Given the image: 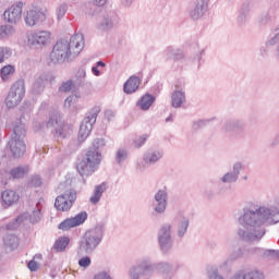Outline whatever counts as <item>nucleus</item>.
I'll return each mask as SVG.
<instances>
[{"mask_svg": "<svg viewBox=\"0 0 279 279\" xmlns=\"http://www.w3.org/2000/svg\"><path fill=\"white\" fill-rule=\"evenodd\" d=\"M278 223L279 210L271 209L265 206H255L253 209L244 210V214L239 218L240 228L236 234L241 241L254 243L260 241L265 236V223Z\"/></svg>", "mask_w": 279, "mask_h": 279, "instance_id": "nucleus-1", "label": "nucleus"}, {"mask_svg": "<svg viewBox=\"0 0 279 279\" xmlns=\"http://www.w3.org/2000/svg\"><path fill=\"white\" fill-rule=\"evenodd\" d=\"M84 49V35L81 33L71 36L70 40L58 41L50 52L52 64L73 62Z\"/></svg>", "mask_w": 279, "mask_h": 279, "instance_id": "nucleus-2", "label": "nucleus"}, {"mask_svg": "<svg viewBox=\"0 0 279 279\" xmlns=\"http://www.w3.org/2000/svg\"><path fill=\"white\" fill-rule=\"evenodd\" d=\"M104 241V227L97 226L84 233L78 241L77 254H93Z\"/></svg>", "mask_w": 279, "mask_h": 279, "instance_id": "nucleus-3", "label": "nucleus"}, {"mask_svg": "<svg viewBox=\"0 0 279 279\" xmlns=\"http://www.w3.org/2000/svg\"><path fill=\"white\" fill-rule=\"evenodd\" d=\"M25 134H27L25 124L23 122H17L13 129V137L9 142V149L13 158H22V156H25L26 146L23 141Z\"/></svg>", "mask_w": 279, "mask_h": 279, "instance_id": "nucleus-4", "label": "nucleus"}, {"mask_svg": "<svg viewBox=\"0 0 279 279\" xmlns=\"http://www.w3.org/2000/svg\"><path fill=\"white\" fill-rule=\"evenodd\" d=\"M52 35L49 31H31L26 34L25 45L31 51H38L51 45Z\"/></svg>", "mask_w": 279, "mask_h": 279, "instance_id": "nucleus-5", "label": "nucleus"}, {"mask_svg": "<svg viewBox=\"0 0 279 279\" xmlns=\"http://www.w3.org/2000/svg\"><path fill=\"white\" fill-rule=\"evenodd\" d=\"M101 162V153L98 150H89L86 154V158L77 163L76 169L80 175H93L95 169L99 167Z\"/></svg>", "mask_w": 279, "mask_h": 279, "instance_id": "nucleus-6", "label": "nucleus"}, {"mask_svg": "<svg viewBox=\"0 0 279 279\" xmlns=\"http://www.w3.org/2000/svg\"><path fill=\"white\" fill-rule=\"evenodd\" d=\"M130 279H151L154 278V264L149 258L138 259L129 268Z\"/></svg>", "mask_w": 279, "mask_h": 279, "instance_id": "nucleus-7", "label": "nucleus"}, {"mask_svg": "<svg viewBox=\"0 0 279 279\" xmlns=\"http://www.w3.org/2000/svg\"><path fill=\"white\" fill-rule=\"evenodd\" d=\"M100 112V107H94L89 110V112L81 123V128L78 131V141H86L88 136H90V132H93V124L97 123V117Z\"/></svg>", "mask_w": 279, "mask_h": 279, "instance_id": "nucleus-8", "label": "nucleus"}, {"mask_svg": "<svg viewBox=\"0 0 279 279\" xmlns=\"http://www.w3.org/2000/svg\"><path fill=\"white\" fill-rule=\"evenodd\" d=\"M100 112V107H94L89 110V112L81 123V128L78 131V141H86L88 136H90V132H93V124L97 123V117Z\"/></svg>", "mask_w": 279, "mask_h": 279, "instance_id": "nucleus-9", "label": "nucleus"}, {"mask_svg": "<svg viewBox=\"0 0 279 279\" xmlns=\"http://www.w3.org/2000/svg\"><path fill=\"white\" fill-rule=\"evenodd\" d=\"M23 97H25V82L19 80L11 86L7 96V108H16L23 101Z\"/></svg>", "mask_w": 279, "mask_h": 279, "instance_id": "nucleus-10", "label": "nucleus"}, {"mask_svg": "<svg viewBox=\"0 0 279 279\" xmlns=\"http://www.w3.org/2000/svg\"><path fill=\"white\" fill-rule=\"evenodd\" d=\"M230 274L232 271V263L230 258L222 260L219 265L209 264L205 268V275L207 279H228L221 274Z\"/></svg>", "mask_w": 279, "mask_h": 279, "instance_id": "nucleus-11", "label": "nucleus"}, {"mask_svg": "<svg viewBox=\"0 0 279 279\" xmlns=\"http://www.w3.org/2000/svg\"><path fill=\"white\" fill-rule=\"evenodd\" d=\"M173 226L171 223H163L158 231V243L163 254H169L173 250V238L171 236V230Z\"/></svg>", "mask_w": 279, "mask_h": 279, "instance_id": "nucleus-12", "label": "nucleus"}, {"mask_svg": "<svg viewBox=\"0 0 279 279\" xmlns=\"http://www.w3.org/2000/svg\"><path fill=\"white\" fill-rule=\"evenodd\" d=\"M274 51V56L279 58V25L272 31V36H270L265 44L259 48V56L266 58Z\"/></svg>", "mask_w": 279, "mask_h": 279, "instance_id": "nucleus-13", "label": "nucleus"}, {"mask_svg": "<svg viewBox=\"0 0 279 279\" xmlns=\"http://www.w3.org/2000/svg\"><path fill=\"white\" fill-rule=\"evenodd\" d=\"M169 206V190L167 187L159 189L154 195L153 210L157 215H165Z\"/></svg>", "mask_w": 279, "mask_h": 279, "instance_id": "nucleus-14", "label": "nucleus"}, {"mask_svg": "<svg viewBox=\"0 0 279 279\" xmlns=\"http://www.w3.org/2000/svg\"><path fill=\"white\" fill-rule=\"evenodd\" d=\"M163 156H165V153L160 149L147 150L143 155V158L137 161V167L138 169H141V171H145V169H148V167H151V165H156V162H160Z\"/></svg>", "mask_w": 279, "mask_h": 279, "instance_id": "nucleus-15", "label": "nucleus"}, {"mask_svg": "<svg viewBox=\"0 0 279 279\" xmlns=\"http://www.w3.org/2000/svg\"><path fill=\"white\" fill-rule=\"evenodd\" d=\"M76 199L77 193L74 190H68L64 194H61L56 198L54 208L62 213H66V210H71V206H73V203Z\"/></svg>", "mask_w": 279, "mask_h": 279, "instance_id": "nucleus-16", "label": "nucleus"}, {"mask_svg": "<svg viewBox=\"0 0 279 279\" xmlns=\"http://www.w3.org/2000/svg\"><path fill=\"white\" fill-rule=\"evenodd\" d=\"M47 15H45V11L38 8H31L24 13V23L27 27H36L45 22Z\"/></svg>", "mask_w": 279, "mask_h": 279, "instance_id": "nucleus-17", "label": "nucleus"}, {"mask_svg": "<svg viewBox=\"0 0 279 279\" xmlns=\"http://www.w3.org/2000/svg\"><path fill=\"white\" fill-rule=\"evenodd\" d=\"M172 223L178 239H184L186 236V232H189V226H191V220L186 217V215L182 213H177L172 220Z\"/></svg>", "mask_w": 279, "mask_h": 279, "instance_id": "nucleus-18", "label": "nucleus"}, {"mask_svg": "<svg viewBox=\"0 0 279 279\" xmlns=\"http://www.w3.org/2000/svg\"><path fill=\"white\" fill-rule=\"evenodd\" d=\"M3 16L7 23H11L13 25L19 23L23 16V2H16L15 4L11 5L4 11Z\"/></svg>", "mask_w": 279, "mask_h": 279, "instance_id": "nucleus-19", "label": "nucleus"}, {"mask_svg": "<svg viewBox=\"0 0 279 279\" xmlns=\"http://www.w3.org/2000/svg\"><path fill=\"white\" fill-rule=\"evenodd\" d=\"M86 219H88V214H86V211H81L76 216L63 220L59 225V230L66 231L71 230V228H77V226H82Z\"/></svg>", "mask_w": 279, "mask_h": 279, "instance_id": "nucleus-20", "label": "nucleus"}, {"mask_svg": "<svg viewBox=\"0 0 279 279\" xmlns=\"http://www.w3.org/2000/svg\"><path fill=\"white\" fill-rule=\"evenodd\" d=\"M48 125L56 128V133L61 138H66L70 134H73V126L71 124H64L57 116L50 119Z\"/></svg>", "mask_w": 279, "mask_h": 279, "instance_id": "nucleus-21", "label": "nucleus"}, {"mask_svg": "<svg viewBox=\"0 0 279 279\" xmlns=\"http://www.w3.org/2000/svg\"><path fill=\"white\" fill-rule=\"evenodd\" d=\"M206 12H208V0H195L190 16L193 21H199L206 15Z\"/></svg>", "mask_w": 279, "mask_h": 279, "instance_id": "nucleus-22", "label": "nucleus"}, {"mask_svg": "<svg viewBox=\"0 0 279 279\" xmlns=\"http://www.w3.org/2000/svg\"><path fill=\"white\" fill-rule=\"evenodd\" d=\"M222 130L227 134H241L245 130V123L241 120H229L225 122Z\"/></svg>", "mask_w": 279, "mask_h": 279, "instance_id": "nucleus-23", "label": "nucleus"}, {"mask_svg": "<svg viewBox=\"0 0 279 279\" xmlns=\"http://www.w3.org/2000/svg\"><path fill=\"white\" fill-rule=\"evenodd\" d=\"M230 279H265V274L260 270H245L235 271Z\"/></svg>", "mask_w": 279, "mask_h": 279, "instance_id": "nucleus-24", "label": "nucleus"}, {"mask_svg": "<svg viewBox=\"0 0 279 279\" xmlns=\"http://www.w3.org/2000/svg\"><path fill=\"white\" fill-rule=\"evenodd\" d=\"M19 199H21V196L19 195V193H16V191L4 190L1 193L2 206H5L8 208H10V206H14V204H16Z\"/></svg>", "mask_w": 279, "mask_h": 279, "instance_id": "nucleus-25", "label": "nucleus"}, {"mask_svg": "<svg viewBox=\"0 0 279 279\" xmlns=\"http://www.w3.org/2000/svg\"><path fill=\"white\" fill-rule=\"evenodd\" d=\"M141 86V78L136 75H132L123 85V92L125 95H134Z\"/></svg>", "mask_w": 279, "mask_h": 279, "instance_id": "nucleus-26", "label": "nucleus"}, {"mask_svg": "<svg viewBox=\"0 0 279 279\" xmlns=\"http://www.w3.org/2000/svg\"><path fill=\"white\" fill-rule=\"evenodd\" d=\"M186 104V93L184 89H175L171 94V106L172 108H182Z\"/></svg>", "mask_w": 279, "mask_h": 279, "instance_id": "nucleus-27", "label": "nucleus"}, {"mask_svg": "<svg viewBox=\"0 0 279 279\" xmlns=\"http://www.w3.org/2000/svg\"><path fill=\"white\" fill-rule=\"evenodd\" d=\"M154 101H156V97H154V95L145 94L137 100L136 107L140 110L147 112V110H149L151 108V106H154Z\"/></svg>", "mask_w": 279, "mask_h": 279, "instance_id": "nucleus-28", "label": "nucleus"}, {"mask_svg": "<svg viewBox=\"0 0 279 279\" xmlns=\"http://www.w3.org/2000/svg\"><path fill=\"white\" fill-rule=\"evenodd\" d=\"M24 219H28L31 223H38V221L43 219L40 208H35L31 214L21 215L15 221L16 223H21V221H23Z\"/></svg>", "mask_w": 279, "mask_h": 279, "instance_id": "nucleus-29", "label": "nucleus"}, {"mask_svg": "<svg viewBox=\"0 0 279 279\" xmlns=\"http://www.w3.org/2000/svg\"><path fill=\"white\" fill-rule=\"evenodd\" d=\"M107 189H108V186L106 185V183L96 185L94 187L92 196L89 197V202L93 205L99 204V202H101V197H102L104 193H106Z\"/></svg>", "mask_w": 279, "mask_h": 279, "instance_id": "nucleus-30", "label": "nucleus"}, {"mask_svg": "<svg viewBox=\"0 0 279 279\" xmlns=\"http://www.w3.org/2000/svg\"><path fill=\"white\" fill-rule=\"evenodd\" d=\"M51 78L52 76L49 73H43L39 76H37L33 85V89L35 90V93H40V90L45 88L47 82H51Z\"/></svg>", "mask_w": 279, "mask_h": 279, "instance_id": "nucleus-31", "label": "nucleus"}, {"mask_svg": "<svg viewBox=\"0 0 279 279\" xmlns=\"http://www.w3.org/2000/svg\"><path fill=\"white\" fill-rule=\"evenodd\" d=\"M129 158L130 151H128V148H118L114 154V163L118 167H123Z\"/></svg>", "mask_w": 279, "mask_h": 279, "instance_id": "nucleus-32", "label": "nucleus"}, {"mask_svg": "<svg viewBox=\"0 0 279 279\" xmlns=\"http://www.w3.org/2000/svg\"><path fill=\"white\" fill-rule=\"evenodd\" d=\"M154 267V274H161V276H166V278H169V274L173 271V266L169 264L168 262H161L153 265Z\"/></svg>", "mask_w": 279, "mask_h": 279, "instance_id": "nucleus-33", "label": "nucleus"}, {"mask_svg": "<svg viewBox=\"0 0 279 279\" xmlns=\"http://www.w3.org/2000/svg\"><path fill=\"white\" fill-rule=\"evenodd\" d=\"M167 58L171 60H177L178 62L184 60V51L180 50L179 48L168 47L165 50Z\"/></svg>", "mask_w": 279, "mask_h": 279, "instance_id": "nucleus-34", "label": "nucleus"}, {"mask_svg": "<svg viewBox=\"0 0 279 279\" xmlns=\"http://www.w3.org/2000/svg\"><path fill=\"white\" fill-rule=\"evenodd\" d=\"M16 34V29L11 25H1L0 26V40H5V38H10V36H14Z\"/></svg>", "mask_w": 279, "mask_h": 279, "instance_id": "nucleus-35", "label": "nucleus"}, {"mask_svg": "<svg viewBox=\"0 0 279 279\" xmlns=\"http://www.w3.org/2000/svg\"><path fill=\"white\" fill-rule=\"evenodd\" d=\"M28 171L29 167L27 166L16 167L11 170V177L14 178V180H21V178H25Z\"/></svg>", "mask_w": 279, "mask_h": 279, "instance_id": "nucleus-36", "label": "nucleus"}, {"mask_svg": "<svg viewBox=\"0 0 279 279\" xmlns=\"http://www.w3.org/2000/svg\"><path fill=\"white\" fill-rule=\"evenodd\" d=\"M16 71V69L14 68V65H4L1 71H0V75H1V80H3L4 82L7 80H10L11 75H14V72Z\"/></svg>", "mask_w": 279, "mask_h": 279, "instance_id": "nucleus-37", "label": "nucleus"}, {"mask_svg": "<svg viewBox=\"0 0 279 279\" xmlns=\"http://www.w3.org/2000/svg\"><path fill=\"white\" fill-rule=\"evenodd\" d=\"M219 180L222 184H234V182L239 180V177H236L232 171H228L220 177Z\"/></svg>", "mask_w": 279, "mask_h": 279, "instance_id": "nucleus-38", "label": "nucleus"}, {"mask_svg": "<svg viewBox=\"0 0 279 279\" xmlns=\"http://www.w3.org/2000/svg\"><path fill=\"white\" fill-rule=\"evenodd\" d=\"M3 241L4 245L11 250H14L19 246V238H16V235L8 234L4 236Z\"/></svg>", "mask_w": 279, "mask_h": 279, "instance_id": "nucleus-39", "label": "nucleus"}, {"mask_svg": "<svg viewBox=\"0 0 279 279\" xmlns=\"http://www.w3.org/2000/svg\"><path fill=\"white\" fill-rule=\"evenodd\" d=\"M69 238L68 236H62L59 238L56 243H54V250L57 252H64V250H66L68 245H69Z\"/></svg>", "mask_w": 279, "mask_h": 279, "instance_id": "nucleus-40", "label": "nucleus"}, {"mask_svg": "<svg viewBox=\"0 0 279 279\" xmlns=\"http://www.w3.org/2000/svg\"><path fill=\"white\" fill-rule=\"evenodd\" d=\"M68 10L69 4H66L65 2L58 4L56 9V15L58 21H62V19H64V15L66 14Z\"/></svg>", "mask_w": 279, "mask_h": 279, "instance_id": "nucleus-41", "label": "nucleus"}, {"mask_svg": "<svg viewBox=\"0 0 279 279\" xmlns=\"http://www.w3.org/2000/svg\"><path fill=\"white\" fill-rule=\"evenodd\" d=\"M60 93H71L75 90V82L73 80H68L61 84L59 87Z\"/></svg>", "mask_w": 279, "mask_h": 279, "instance_id": "nucleus-42", "label": "nucleus"}, {"mask_svg": "<svg viewBox=\"0 0 279 279\" xmlns=\"http://www.w3.org/2000/svg\"><path fill=\"white\" fill-rule=\"evenodd\" d=\"M114 26V21L110 16H106L99 24V29H111Z\"/></svg>", "mask_w": 279, "mask_h": 279, "instance_id": "nucleus-43", "label": "nucleus"}, {"mask_svg": "<svg viewBox=\"0 0 279 279\" xmlns=\"http://www.w3.org/2000/svg\"><path fill=\"white\" fill-rule=\"evenodd\" d=\"M11 56H12V49H10L9 47L0 46V64L2 62H5V60H8V58H10Z\"/></svg>", "mask_w": 279, "mask_h": 279, "instance_id": "nucleus-44", "label": "nucleus"}, {"mask_svg": "<svg viewBox=\"0 0 279 279\" xmlns=\"http://www.w3.org/2000/svg\"><path fill=\"white\" fill-rule=\"evenodd\" d=\"M104 68H106V62H104V61H98V62L96 63V65H94V66L92 68V73H93L96 77H100V76H101V70H99V69H104Z\"/></svg>", "mask_w": 279, "mask_h": 279, "instance_id": "nucleus-45", "label": "nucleus"}, {"mask_svg": "<svg viewBox=\"0 0 279 279\" xmlns=\"http://www.w3.org/2000/svg\"><path fill=\"white\" fill-rule=\"evenodd\" d=\"M90 265H93V259H90L89 256H83L78 259V266L82 269H88V267H90Z\"/></svg>", "mask_w": 279, "mask_h": 279, "instance_id": "nucleus-46", "label": "nucleus"}, {"mask_svg": "<svg viewBox=\"0 0 279 279\" xmlns=\"http://www.w3.org/2000/svg\"><path fill=\"white\" fill-rule=\"evenodd\" d=\"M104 147H106V140L96 138L90 149H93V151H99V149H104Z\"/></svg>", "mask_w": 279, "mask_h": 279, "instance_id": "nucleus-47", "label": "nucleus"}, {"mask_svg": "<svg viewBox=\"0 0 279 279\" xmlns=\"http://www.w3.org/2000/svg\"><path fill=\"white\" fill-rule=\"evenodd\" d=\"M147 135H141L136 137L133 142L134 147H136V149H141V147L147 143Z\"/></svg>", "mask_w": 279, "mask_h": 279, "instance_id": "nucleus-48", "label": "nucleus"}, {"mask_svg": "<svg viewBox=\"0 0 279 279\" xmlns=\"http://www.w3.org/2000/svg\"><path fill=\"white\" fill-rule=\"evenodd\" d=\"M43 179H40V175L35 174L29 178L28 180V186H41Z\"/></svg>", "mask_w": 279, "mask_h": 279, "instance_id": "nucleus-49", "label": "nucleus"}, {"mask_svg": "<svg viewBox=\"0 0 279 279\" xmlns=\"http://www.w3.org/2000/svg\"><path fill=\"white\" fill-rule=\"evenodd\" d=\"M241 171H243V162H241V161L234 162L233 166H232V171L231 172L236 178H239V175H241Z\"/></svg>", "mask_w": 279, "mask_h": 279, "instance_id": "nucleus-50", "label": "nucleus"}, {"mask_svg": "<svg viewBox=\"0 0 279 279\" xmlns=\"http://www.w3.org/2000/svg\"><path fill=\"white\" fill-rule=\"evenodd\" d=\"M77 99H80V95H74V96H69L65 100H64V107L65 108H71V105L75 104V101H77Z\"/></svg>", "mask_w": 279, "mask_h": 279, "instance_id": "nucleus-51", "label": "nucleus"}, {"mask_svg": "<svg viewBox=\"0 0 279 279\" xmlns=\"http://www.w3.org/2000/svg\"><path fill=\"white\" fill-rule=\"evenodd\" d=\"M264 256L267 258H279V251L278 250H265L263 252Z\"/></svg>", "mask_w": 279, "mask_h": 279, "instance_id": "nucleus-52", "label": "nucleus"}, {"mask_svg": "<svg viewBox=\"0 0 279 279\" xmlns=\"http://www.w3.org/2000/svg\"><path fill=\"white\" fill-rule=\"evenodd\" d=\"M93 279H112V277L107 271H100L96 274Z\"/></svg>", "mask_w": 279, "mask_h": 279, "instance_id": "nucleus-53", "label": "nucleus"}, {"mask_svg": "<svg viewBox=\"0 0 279 279\" xmlns=\"http://www.w3.org/2000/svg\"><path fill=\"white\" fill-rule=\"evenodd\" d=\"M27 267L31 271H38V268L40 267L38 265V263H36L35 260H31L28 264H27Z\"/></svg>", "mask_w": 279, "mask_h": 279, "instance_id": "nucleus-54", "label": "nucleus"}, {"mask_svg": "<svg viewBox=\"0 0 279 279\" xmlns=\"http://www.w3.org/2000/svg\"><path fill=\"white\" fill-rule=\"evenodd\" d=\"M76 77L81 81L86 80V69H84V68L80 69L76 74Z\"/></svg>", "mask_w": 279, "mask_h": 279, "instance_id": "nucleus-55", "label": "nucleus"}, {"mask_svg": "<svg viewBox=\"0 0 279 279\" xmlns=\"http://www.w3.org/2000/svg\"><path fill=\"white\" fill-rule=\"evenodd\" d=\"M94 5H97V8H104L106 3H108V0H93Z\"/></svg>", "mask_w": 279, "mask_h": 279, "instance_id": "nucleus-56", "label": "nucleus"}, {"mask_svg": "<svg viewBox=\"0 0 279 279\" xmlns=\"http://www.w3.org/2000/svg\"><path fill=\"white\" fill-rule=\"evenodd\" d=\"M204 53H206V50L202 49L198 51V53L196 54L197 61L202 62V56H204Z\"/></svg>", "mask_w": 279, "mask_h": 279, "instance_id": "nucleus-57", "label": "nucleus"}, {"mask_svg": "<svg viewBox=\"0 0 279 279\" xmlns=\"http://www.w3.org/2000/svg\"><path fill=\"white\" fill-rule=\"evenodd\" d=\"M276 145H278V140H275V141H272V143H271V146H272V147H276Z\"/></svg>", "mask_w": 279, "mask_h": 279, "instance_id": "nucleus-58", "label": "nucleus"}, {"mask_svg": "<svg viewBox=\"0 0 279 279\" xmlns=\"http://www.w3.org/2000/svg\"><path fill=\"white\" fill-rule=\"evenodd\" d=\"M169 121H171V118H167L166 119V122L169 123Z\"/></svg>", "mask_w": 279, "mask_h": 279, "instance_id": "nucleus-59", "label": "nucleus"}, {"mask_svg": "<svg viewBox=\"0 0 279 279\" xmlns=\"http://www.w3.org/2000/svg\"><path fill=\"white\" fill-rule=\"evenodd\" d=\"M243 180H247V175L243 177Z\"/></svg>", "mask_w": 279, "mask_h": 279, "instance_id": "nucleus-60", "label": "nucleus"}]
</instances>
